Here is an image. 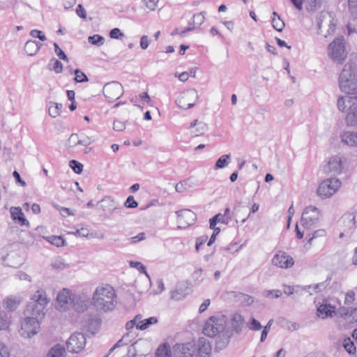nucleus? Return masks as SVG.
Instances as JSON below:
<instances>
[{"label": "nucleus", "instance_id": "4468645a", "mask_svg": "<svg viewBox=\"0 0 357 357\" xmlns=\"http://www.w3.org/2000/svg\"><path fill=\"white\" fill-rule=\"evenodd\" d=\"M173 357H195L196 347L194 344H176L172 348Z\"/></svg>", "mask_w": 357, "mask_h": 357}, {"label": "nucleus", "instance_id": "a211bd4d", "mask_svg": "<svg viewBox=\"0 0 357 357\" xmlns=\"http://www.w3.org/2000/svg\"><path fill=\"white\" fill-rule=\"evenodd\" d=\"M72 294L73 293L66 288L58 294L56 301L61 309L66 310L70 307Z\"/></svg>", "mask_w": 357, "mask_h": 357}, {"label": "nucleus", "instance_id": "864d4df0", "mask_svg": "<svg viewBox=\"0 0 357 357\" xmlns=\"http://www.w3.org/2000/svg\"><path fill=\"white\" fill-rule=\"evenodd\" d=\"M248 326L251 331H259L262 328L260 322L255 318H252L250 322L248 324Z\"/></svg>", "mask_w": 357, "mask_h": 357}, {"label": "nucleus", "instance_id": "680f3d73", "mask_svg": "<svg viewBox=\"0 0 357 357\" xmlns=\"http://www.w3.org/2000/svg\"><path fill=\"white\" fill-rule=\"evenodd\" d=\"M189 181H190V178L176 183V186H175L176 191L178 192H183L185 189V186L188 185Z\"/></svg>", "mask_w": 357, "mask_h": 357}, {"label": "nucleus", "instance_id": "2eb2a0df", "mask_svg": "<svg viewBox=\"0 0 357 357\" xmlns=\"http://www.w3.org/2000/svg\"><path fill=\"white\" fill-rule=\"evenodd\" d=\"M178 216V228H186L193 225L196 220V214L190 209H182L176 212Z\"/></svg>", "mask_w": 357, "mask_h": 357}, {"label": "nucleus", "instance_id": "f3484780", "mask_svg": "<svg viewBox=\"0 0 357 357\" xmlns=\"http://www.w3.org/2000/svg\"><path fill=\"white\" fill-rule=\"evenodd\" d=\"M45 308L43 304H37L31 301L26 306L25 313L29 317H38V319H40L44 317Z\"/></svg>", "mask_w": 357, "mask_h": 357}, {"label": "nucleus", "instance_id": "de8ad7c7", "mask_svg": "<svg viewBox=\"0 0 357 357\" xmlns=\"http://www.w3.org/2000/svg\"><path fill=\"white\" fill-rule=\"evenodd\" d=\"M77 145H79V136L77 134L73 133L70 136L66 146L68 149H72Z\"/></svg>", "mask_w": 357, "mask_h": 357}, {"label": "nucleus", "instance_id": "79ce46f5", "mask_svg": "<svg viewBox=\"0 0 357 357\" xmlns=\"http://www.w3.org/2000/svg\"><path fill=\"white\" fill-rule=\"evenodd\" d=\"M88 41L94 45L100 47L104 44L105 38H104V37H102L98 34H95V35L89 36L88 38Z\"/></svg>", "mask_w": 357, "mask_h": 357}, {"label": "nucleus", "instance_id": "c9c22d12", "mask_svg": "<svg viewBox=\"0 0 357 357\" xmlns=\"http://www.w3.org/2000/svg\"><path fill=\"white\" fill-rule=\"evenodd\" d=\"M231 158L230 154L222 155L218 160L216 161L214 169H218L225 167L229 164V160Z\"/></svg>", "mask_w": 357, "mask_h": 357}, {"label": "nucleus", "instance_id": "0eeeda50", "mask_svg": "<svg viewBox=\"0 0 357 357\" xmlns=\"http://www.w3.org/2000/svg\"><path fill=\"white\" fill-rule=\"evenodd\" d=\"M91 304L89 296L82 291L74 292L71 296V307L77 312H84L86 311Z\"/></svg>", "mask_w": 357, "mask_h": 357}, {"label": "nucleus", "instance_id": "e433bc0d", "mask_svg": "<svg viewBox=\"0 0 357 357\" xmlns=\"http://www.w3.org/2000/svg\"><path fill=\"white\" fill-rule=\"evenodd\" d=\"M61 109H62V104L51 102V105L49 107V114L52 117L56 118L60 115Z\"/></svg>", "mask_w": 357, "mask_h": 357}, {"label": "nucleus", "instance_id": "052dcab7", "mask_svg": "<svg viewBox=\"0 0 357 357\" xmlns=\"http://www.w3.org/2000/svg\"><path fill=\"white\" fill-rule=\"evenodd\" d=\"M129 334L123 335L115 344L114 348H119L122 346L127 345L130 341L128 340Z\"/></svg>", "mask_w": 357, "mask_h": 357}, {"label": "nucleus", "instance_id": "bb28decb", "mask_svg": "<svg viewBox=\"0 0 357 357\" xmlns=\"http://www.w3.org/2000/svg\"><path fill=\"white\" fill-rule=\"evenodd\" d=\"M342 142L350 146H357V132L345 131L341 135Z\"/></svg>", "mask_w": 357, "mask_h": 357}, {"label": "nucleus", "instance_id": "a19ab883", "mask_svg": "<svg viewBox=\"0 0 357 357\" xmlns=\"http://www.w3.org/2000/svg\"><path fill=\"white\" fill-rule=\"evenodd\" d=\"M47 241L56 247H62L66 245V241L59 236H51L48 237Z\"/></svg>", "mask_w": 357, "mask_h": 357}, {"label": "nucleus", "instance_id": "3c124183", "mask_svg": "<svg viewBox=\"0 0 357 357\" xmlns=\"http://www.w3.org/2000/svg\"><path fill=\"white\" fill-rule=\"evenodd\" d=\"M205 20V17L204 15V13H199L194 15L193 16V20L192 22H190V25H197L198 26L202 25Z\"/></svg>", "mask_w": 357, "mask_h": 357}, {"label": "nucleus", "instance_id": "bf43d9fd", "mask_svg": "<svg viewBox=\"0 0 357 357\" xmlns=\"http://www.w3.org/2000/svg\"><path fill=\"white\" fill-rule=\"evenodd\" d=\"M126 128V124L124 122L119 121V120H115L113 123V129L116 131L121 132L124 130Z\"/></svg>", "mask_w": 357, "mask_h": 357}, {"label": "nucleus", "instance_id": "39448f33", "mask_svg": "<svg viewBox=\"0 0 357 357\" xmlns=\"http://www.w3.org/2000/svg\"><path fill=\"white\" fill-rule=\"evenodd\" d=\"M330 57L335 62L342 63L347 57L344 38L338 37L334 39L328 47Z\"/></svg>", "mask_w": 357, "mask_h": 357}, {"label": "nucleus", "instance_id": "dca6fc26", "mask_svg": "<svg viewBox=\"0 0 357 357\" xmlns=\"http://www.w3.org/2000/svg\"><path fill=\"white\" fill-rule=\"evenodd\" d=\"M272 264L281 268H289L294 265V261L291 256L280 251L273 256Z\"/></svg>", "mask_w": 357, "mask_h": 357}, {"label": "nucleus", "instance_id": "c03bdc74", "mask_svg": "<svg viewBox=\"0 0 357 357\" xmlns=\"http://www.w3.org/2000/svg\"><path fill=\"white\" fill-rule=\"evenodd\" d=\"M272 26L273 27L278 31L282 32L284 28L285 24L280 19V16H278V18L273 17L272 19Z\"/></svg>", "mask_w": 357, "mask_h": 357}, {"label": "nucleus", "instance_id": "f257e3e1", "mask_svg": "<svg viewBox=\"0 0 357 357\" xmlns=\"http://www.w3.org/2000/svg\"><path fill=\"white\" fill-rule=\"evenodd\" d=\"M116 298L115 290L112 286H99L92 295L91 304L97 310L109 312L115 307Z\"/></svg>", "mask_w": 357, "mask_h": 357}, {"label": "nucleus", "instance_id": "49530a36", "mask_svg": "<svg viewBox=\"0 0 357 357\" xmlns=\"http://www.w3.org/2000/svg\"><path fill=\"white\" fill-rule=\"evenodd\" d=\"M343 347L349 354H354L356 352V347L350 338L344 339Z\"/></svg>", "mask_w": 357, "mask_h": 357}, {"label": "nucleus", "instance_id": "a18cd8bd", "mask_svg": "<svg viewBox=\"0 0 357 357\" xmlns=\"http://www.w3.org/2000/svg\"><path fill=\"white\" fill-rule=\"evenodd\" d=\"M348 10L354 19L357 18V0H348Z\"/></svg>", "mask_w": 357, "mask_h": 357}, {"label": "nucleus", "instance_id": "0e129e2a", "mask_svg": "<svg viewBox=\"0 0 357 357\" xmlns=\"http://www.w3.org/2000/svg\"><path fill=\"white\" fill-rule=\"evenodd\" d=\"M123 36L121 30L119 28H114L109 32V36L112 38L119 39Z\"/></svg>", "mask_w": 357, "mask_h": 357}, {"label": "nucleus", "instance_id": "6ab92c4d", "mask_svg": "<svg viewBox=\"0 0 357 357\" xmlns=\"http://www.w3.org/2000/svg\"><path fill=\"white\" fill-rule=\"evenodd\" d=\"M341 222L345 227V231H352L356 228V213L348 212L344 214Z\"/></svg>", "mask_w": 357, "mask_h": 357}, {"label": "nucleus", "instance_id": "423d86ee", "mask_svg": "<svg viewBox=\"0 0 357 357\" xmlns=\"http://www.w3.org/2000/svg\"><path fill=\"white\" fill-rule=\"evenodd\" d=\"M321 213L318 208L309 206L305 208L301 218V224L305 229L316 226L320 220Z\"/></svg>", "mask_w": 357, "mask_h": 357}, {"label": "nucleus", "instance_id": "13d9d810", "mask_svg": "<svg viewBox=\"0 0 357 357\" xmlns=\"http://www.w3.org/2000/svg\"><path fill=\"white\" fill-rule=\"evenodd\" d=\"M282 295L280 290H266L264 291V296L266 297L279 298Z\"/></svg>", "mask_w": 357, "mask_h": 357}, {"label": "nucleus", "instance_id": "1a4fd4ad", "mask_svg": "<svg viewBox=\"0 0 357 357\" xmlns=\"http://www.w3.org/2000/svg\"><path fill=\"white\" fill-rule=\"evenodd\" d=\"M40 328L38 317L27 316L22 323L20 333L22 336L31 338L38 333Z\"/></svg>", "mask_w": 357, "mask_h": 357}, {"label": "nucleus", "instance_id": "9b49d317", "mask_svg": "<svg viewBox=\"0 0 357 357\" xmlns=\"http://www.w3.org/2000/svg\"><path fill=\"white\" fill-rule=\"evenodd\" d=\"M103 93L109 102H114L123 94V87L119 82L113 81L103 86Z\"/></svg>", "mask_w": 357, "mask_h": 357}, {"label": "nucleus", "instance_id": "8fccbe9b", "mask_svg": "<svg viewBox=\"0 0 357 357\" xmlns=\"http://www.w3.org/2000/svg\"><path fill=\"white\" fill-rule=\"evenodd\" d=\"M69 166L76 174H80L83 170V165L79 162L72 160L69 162Z\"/></svg>", "mask_w": 357, "mask_h": 357}, {"label": "nucleus", "instance_id": "b1692460", "mask_svg": "<svg viewBox=\"0 0 357 357\" xmlns=\"http://www.w3.org/2000/svg\"><path fill=\"white\" fill-rule=\"evenodd\" d=\"M12 218L21 225H29L28 220L24 218L20 207H11L10 209Z\"/></svg>", "mask_w": 357, "mask_h": 357}, {"label": "nucleus", "instance_id": "603ef678", "mask_svg": "<svg viewBox=\"0 0 357 357\" xmlns=\"http://www.w3.org/2000/svg\"><path fill=\"white\" fill-rule=\"evenodd\" d=\"M54 52L56 54L59 56V59L68 62L69 59L65 52L59 47V45L56 43H54Z\"/></svg>", "mask_w": 357, "mask_h": 357}, {"label": "nucleus", "instance_id": "4d7b16f0", "mask_svg": "<svg viewBox=\"0 0 357 357\" xmlns=\"http://www.w3.org/2000/svg\"><path fill=\"white\" fill-rule=\"evenodd\" d=\"M130 266L132 267H135L137 269L139 270V271L142 273H144L148 278H149L146 271V267L141 263V262H139V261H130Z\"/></svg>", "mask_w": 357, "mask_h": 357}, {"label": "nucleus", "instance_id": "473e14b6", "mask_svg": "<svg viewBox=\"0 0 357 357\" xmlns=\"http://www.w3.org/2000/svg\"><path fill=\"white\" fill-rule=\"evenodd\" d=\"M190 128H195V130L192 132L195 136L203 135L208 128L207 125L205 123L199 121L198 120H195L192 121Z\"/></svg>", "mask_w": 357, "mask_h": 357}, {"label": "nucleus", "instance_id": "5fc2aeb1", "mask_svg": "<svg viewBox=\"0 0 357 357\" xmlns=\"http://www.w3.org/2000/svg\"><path fill=\"white\" fill-rule=\"evenodd\" d=\"M124 206L128 208H135L138 206V202L135 200L133 196H129L124 203Z\"/></svg>", "mask_w": 357, "mask_h": 357}, {"label": "nucleus", "instance_id": "37998d69", "mask_svg": "<svg viewBox=\"0 0 357 357\" xmlns=\"http://www.w3.org/2000/svg\"><path fill=\"white\" fill-rule=\"evenodd\" d=\"M209 222L210 229H213L214 228L217 223L222 222L227 224L228 222V220H225V218H224V215H222V214L218 213L213 216L212 218H211Z\"/></svg>", "mask_w": 357, "mask_h": 357}, {"label": "nucleus", "instance_id": "774afa93", "mask_svg": "<svg viewBox=\"0 0 357 357\" xmlns=\"http://www.w3.org/2000/svg\"><path fill=\"white\" fill-rule=\"evenodd\" d=\"M60 213L63 217H67L68 215H75V213L74 211H72L70 208L66 207H61Z\"/></svg>", "mask_w": 357, "mask_h": 357}, {"label": "nucleus", "instance_id": "cd10ccee", "mask_svg": "<svg viewBox=\"0 0 357 357\" xmlns=\"http://www.w3.org/2000/svg\"><path fill=\"white\" fill-rule=\"evenodd\" d=\"M317 316L324 319L328 317H333L335 314V307L331 304L324 303L317 308Z\"/></svg>", "mask_w": 357, "mask_h": 357}, {"label": "nucleus", "instance_id": "412c9836", "mask_svg": "<svg viewBox=\"0 0 357 357\" xmlns=\"http://www.w3.org/2000/svg\"><path fill=\"white\" fill-rule=\"evenodd\" d=\"M21 302L22 298L20 296L12 295L4 298L3 305L6 310L13 312L19 307Z\"/></svg>", "mask_w": 357, "mask_h": 357}, {"label": "nucleus", "instance_id": "c85d7f7f", "mask_svg": "<svg viewBox=\"0 0 357 357\" xmlns=\"http://www.w3.org/2000/svg\"><path fill=\"white\" fill-rule=\"evenodd\" d=\"M43 45L35 40H28L24 45V51L29 56L36 55Z\"/></svg>", "mask_w": 357, "mask_h": 357}, {"label": "nucleus", "instance_id": "f03ea898", "mask_svg": "<svg viewBox=\"0 0 357 357\" xmlns=\"http://www.w3.org/2000/svg\"><path fill=\"white\" fill-rule=\"evenodd\" d=\"M340 90L351 96H357V72L356 66L353 63L344 65L339 77Z\"/></svg>", "mask_w": 357, "mask_h": 357}, {"label": "nucleus", "instance_id": "6e6d98bb", "mask_svg": "<svg viewBox=\"0 0 357 357\" xmlns=\"http://www.w3.org/2000/svg\"><path fill=\"white\" fill-rule=\"evenodd\" d=\"M159 0H143L146 7L151 11H154L158 3Z\"/></svg>", "mask_w": 357, "mask_h": 357}, {"label": "nucleus", "instance_id": "aec40b11", "mask_svg": "<svg viewBox=\"0 0 357 357\" xmlns=\"http://www.w3.org/2000/svg\"><path fill=\"white\" fill-rule=\"evenodd\" d=\"M197 357H209L211 354V347L207 340L204 337L199 338L198 341L197 348Z\"/></svg>", "mask_w": 357, "mask_h": 357}, {"label": "nucleus", "instance_id": "6e6552de", "mask_svg": "<svg viewBox=\"0 0 357 357\" xmlns=\"http://www.w3.org/2000/svg\"><path fill=\"white\" fill-rule=\"evenodd\" d=\"M340 186L341 182L337 178H328L319 185L317 193L322 198L330 197L338 190Z\"/></svg>", "mask_w": 357, "mask_h": 357}, {"label": "nucleus", "instance_id": "c756f323", "mask_svg": "<svg viewBox=\"0 0 357 357\" xmlns=\"http://www.w3.org/2000/svg\"><path fill=\"white\" fill-rule=\"evenodd\" d=\"M245 324L243 317L238 313L234 314L231 318V325L236 333H241Z\"/></svg>", "mask_w": 357, "mask_h": 357}, {"label": "nucleus", "instance_id": "4c0bfd02", "mask_svg": "<svg viewBox=\"0 0 357 357\" xmlns=\"http://www.w3.org/2000/svg\"><path fill=\"white\" fill-rule=\"evenodd\" d=\"M48 66L50 70H53L57 74L63 71V64L61 61L54 58H52L50 61Z\"/></svg>", "mask_w": 357, "mask_h": 357}, {"label": "nucleus", "instance_id": "4be33fe9", "mask_svg": "<svg viewBox=\"0 0 357 357\" xmlns=\"http://www.w3.org/2000/svg\"><path fill=\"white\" fill-rule=\"evenodd\" d=\"M328 169L331 173L340 174L342 169V158L339 155L332 157L328 162Z\"/></svg>", "mask_w": 357, "mask_h": 357}, {"label": "nucleus", "instance_id": "a878e982", "mask_svg": "<svg viewBox=\"0 0 357 357\" xmlns=\"http://www.w3.org/2000/svg\"><path fill=\"white\" fill-rule=\"evenodd\" d=\"M31 301L37 303V304H43V306L46 307L50 299L47 297L45 290L39 289L34 293Z\"/></svg>", "mask_w": 357, "mask_h": 357}, {"label": "nucleus", "instance_id": "09e8293b", "mask_svg": "<svg viewBox=\"0 0 357 357\" xmlns=\"http://www.w3.org/2000/svg\"><path fill=\"white\" fill-rule=\"evenodd\" d=\"M75 75V81L78 83L86 82L89 81L87 76L79 69L74 71Z\"/></svg>", "mask_w": 357, "mask_h": 357}, {"label": "nucleus", "instance_id": "338daca9", "mask_svg": "<svg viewBox=\"0 0 357 357\" xmlns=\"http://www.w3.org/2000/svg\"><path fill=\"white\" fill-rule=\"evenodd\" d=\"M149 45V39L147 36H142L140 39V47L142 50H146Z\"/></svg>", "mask_w": 357, "mask_h": 357}, {"label": "nucleus", "instance_id": "2f4dec72", "mask_svg": "<svg viewBox=\"0 0 357 357\" xmlns=\"http://www.w3.org/2000/svg\"><path fill=\"white\" fill-rule=\"evenodd\" d=\"M66 356V349L65 347L59 344L54 345L51 349L48 351L47 354V357H65Z\"/></svg>", "mask_w": 357, "mask_h": 357}, {"label": "nucleus", "instance_id": "f8f14e48", "mask_svg": "<svg viewBox=\"0 0 357 357\" xmlns=\"http://www.w3.org/2000/svg\"><path fill=\"white\" fill-rule=\"evenodd\" d=\"M66 345L69 352L78 353L84 348L86 337L81 333H75L69 337Z\"/></svg>", "mask_w": 357, "mask_h": 357}, {"label": "nucleus", "instance_id": "20e7f679", "mask_svg": "<svg viewBox=\"0 0 357 357\" xmlns=\"http://www.w3.org/2000/svg\"><path fill=\"white\" fill-rule=\"evenodd\" d=\"M227 324L226 317L224 315L212 316L207 319L203 328L204 335L213 337L224 331Z\"/></svg>", "mask_w": 357, "mask_h": 357}, {"label": "nucleus", "instance_id": "7ed1b4c3", "mask_svg": "<svg viewBox=\"0 0 357 357\" xmlns=\"http://www.w3.org/2000/svg\"><path fill=\"white\" fill-rule=\"evenodd\" d=\"M339 110L347 112L345 121L347 125L357 126V96H345L340 97L337 102Z\"/></svg>", "mask_w": 357, "mask_h": 357}, {"label": "nucleus", "instance_id": "ea45409f", "mask_svg": "<svg viewBox=\"0 0 357 357\" xmlns=\"http://www.w3.org/2000/svg\"><path fill=\"white\" fill-rule=\"evenodd\" d=\"M326 235V231L325 229H321L314 231L313 233L307 235L306 238L307 239V242L310 244H312V241L314 238H317L318 237H324Z\"/></svg>", "mask_w": 357, "mask_h": 357}, {"label": "nucleus", "instance_id": "69168bd1", "mask_svg": "<svg viewBox=\"0 0 357 357\" xmlns=\"http://www.w3.org/2000/svg\"><path fill=\"white\" fill-rule=\"evenodd\" d=\"M0 357H10L9 349L3 344H0Z\"/></svg>", "mask_w": 357, "mask_h": 357}, {"label": "nucleus", "instance_id": "f704fd0d", "mask_svg": "<svg viewBox=\"0 0 357 357\" xmlns=\"http://www.w3.org/2000/svg\"><path fill=\"white\" fill-rule=\"evenodd\" d=\"M158 323V319L155 317H151L145 319L143 321H139L137 324V329L144 331L148 328L150 326Z\"/></svg>", "mask_w": 357, "mask_h": 357}, {"label": "nucleus", "instance_id": "e2e57ef3", "mask_svg": "<svg viewBox=\"0 0 357 357\" xmlns=\"http://www.w3.org/2000/svg\"><path fill=\"white\" fill-rule=\"evenodd\" d=\"M30 35L33 38H38L42 41H45L46 40L45 36L43 33L41 31L33 29L31 31Z\"/></svg>", "mask_w": 357, "mask_h": 357}, {"label": "nucleus", "instance_id": "58836bf2", "mask_svg": "<svg viewBox=\"0 0 357 357\" xmlns=\"http://www.w3.org/2000/svg\"><path fill=\"white\" fill-rule=\"evenodd\" d=\"M52 266L53 268L58 270H63L69 268V265L66 263L65 260L60 257L55 259L52 261Z\"/></svg>", "mask_w": 357, "mask_h": 357}, {"label": "nucleus", "instance_id": "ddd939ff", "mask_svg": "<svg viewBox=\"0 0 357 357\" xmlns=\"http://www.w3.org/2000/svg\"><path fill=\"white\" fill-rule=\"evenodd\" d=\"M317 26L319 33H322V28H328L327 33L325 34V37H326L327 35L332 34L335 31V24L331 15L328 12H321L317 17Z\"/></svg>", "mask_w": 357, "mask_h": 357}, {"label": "nucleus", "instance_id": "5701e85b", "mask_svg": "<svg viewBox=\"0 0 357 357\" xmlns=\"http://www.w3.org/2000/svg\"><path fill=\"white\" fill-rule=\"evenodd\" d=\"M101 207L103 211H113L116 209H123V207L119 203L109 196L105 197L101 199Z\"/></svg>", "mask_w": 357, "mask_h": 357}, {"label": "nucleus", "instance_id": "72a5a7b5", "mask_svg": "<svg viewBox=\"0 0 357 357\" xmlns=\"http://www.w3.org/2000/svg\"><path fill=\"white\" fill-rule=\"evenodd\" d=\"M173 352L170 349V347L165 344L160 345L155 354V357H172Z\"/></svg>", "mask_w": 357, "mask_h": 357}, {"label": "nucleus", "instance_id": "7c9ffc66", "mask_svg": "<svg viewBox=\"0 0 357 357\" xmlns=\"http://www.w3.org/2000/svg\"><path fill=\"white\" fill-rule=\"evenodd\" d=\"M10 315L3 310H0V331L9 330L11 324Z\"/></svg>", "mask_w": 357, "mask_h": 357}, {"label": "nucleus", "instance_id": "393cba45", "mask_svg": "<svg viewBox=\"0 0 357 357\" xmlns=\"http://www.w3.org/2000/svg\"><path fill=\"white\" fill-rule=\"evenodd\" d=\"M88 330L91 333H96L101 326L102 320L98 316L89 314L86 319Z\"/></svg>", "mask_w": 357, "mask_h": 357}, {"label": "nucleus", "instance_id": "9d476101", "mask_svg": "<svg viewBox=\"0 0 357 357\" xmlns=\"http://www.w3.org/2000/svg\"><path fill=\"white\" fill-rule=\"evenodd\" d=\"M197 99V91L195 89H190L181 93L176 100V104L180 108L187 109L194 107Z\"/></svg>", "mask_w": 357, "mask_h": 357}]
</instances>
